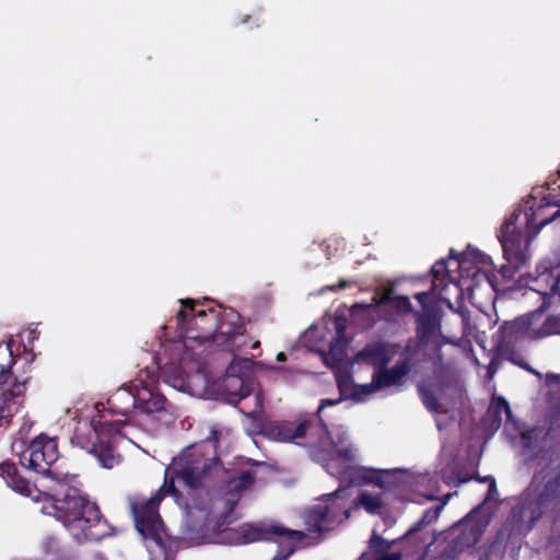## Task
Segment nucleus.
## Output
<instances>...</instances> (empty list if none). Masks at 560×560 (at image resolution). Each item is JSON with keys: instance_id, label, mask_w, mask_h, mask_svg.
Listing matches in <instances>:
<instances>
[{"instance_id": "f257e3e1", "label": "nucleus", "mask_w": 560, "mask_h": 560, "mask_svg": "<svg viewBox=\"0 0 560 560\" xmlns=\"http://www.w3.org/2000/svg\"><path fill=\"white\" fill-rule=\"evenodd\" d=\"M346 326V317L335 316L324 318L320 323L311 326L304 334L305 341L314 347L322 346L324 340L327 339L326 334L331 335L329 351L323 354V359L326 365L337 369L336 377L341 396L361 401L374 393L398 384L408 373L409 365L406 360H401L392 369H386V365L393 359L394 348L381 343L366 346L355 355L352 362V369L360 364H368L373 368L371 383L357 385L349 380L347 374L341 373L339 365L346 358L348 346V339L345 336Z\"/></svg>"}, {"instance_id": "f03ea898", "label": "nucleus", "mask_w": 560, "mask_h": 560, "mask_svg": "<svg viewBox=\"0 0 560 560\" xmlns=\"http://www.w3.org/2000/svg\"><path fill=\"white\" fill-rule=\"evenodd\" d=\"M42 487L50 493H42V500L35 499L43 501L40 512L61 522L74 539L98 540L108 534L96 504L79 489L52 477H45Z\"/></svg>"}, {"instance_id": "7ed1b4c3", "label": "nucleus", "mask_w": 560, "mask_h": 560, "mask_svg": "<svg viewBox=\"0 0 560 560\" xmlns=\"http://www.w3.org/2000/svg\"><path fill=\"white\" fill-rule=\"evenodd\" d=\"M218 467L217 459H203L202 455L197 452L190 451L176 457L165 470V478L170 479V485L162 486L159 492L148 502L131 505L138 533L143 538H150L161 545L164 529L156 509L162 498L174 492L175 480L194 488L199 486L208 474Z\"/></svg>"}, {"instance_id": "20e7f679", "label": "nucleus", "mask_w": 560, "mask_h": 560, "mask_svg": "<svg viewBox=\"0 0 560 560\" xmlns=\"http://www.w3.org/2000/svg\"><path fill=\"white\" fill-rule=\"evenodd\" d=\"M322 430L325 436L320 439L318 448L325 455H316V457L324 463L330 475L355 486L375 483L380 488H389L395 485L393 477L398 472V469L378 470L354 465L357 450L348 443L346 432L341 427L334 430L337 440L331 436V432H328L325 427Z\"/></svg>"}, {"instance_id": "39448f33", "label": "nucleus", "mask_w": 560, "mask_h": 560, "mask_svg": "<svg viewBox=\"0 0 560 560\" xmlns=\"http://www.w3.org/2000/svg\"><path fill=\"white\" fill-rule=\"evenodd\" d=\"M545 207L529 208V211H516L503 223L499 240L505 259L518 269L527 259V247L539 229L551 221L560 220V209L552 214L545 213Z\"/></svg>"}, {"instance_id": "423d86ee", "label": "nucleus", "mask_w": 560, "mask_h": 560, "mask_svg": "<svg viewBox=\"0 0 560 560\" xmlns=\"http://www.w3.org/2000/svg\"><path fill=\"white\" fill-rule=\"evenodd\" d=\"M557 499H560V470L546 468L534 477L523 504L522 515L536 520L544 509L549 508Z\"/></svg>"}, {"instance_id": "0eeeda50", "label": "nucleus", "mask_w": 560, "mask_h": 560, "mask_svg": "<svg viewBox=\"0 0 560 560\" xmlns=\"http://www.w3.org/2000/svg\"><path fill=\"white\" fill-rule=\"evenodd\" d=\"M12 447L23 467L44 476L51 472L50 467L59 457L56 440L45 434H39L32 440L26 448H23V443L18 441Z\"/></svg>"}, {"instance_id": "6e6552de", "label": "nucleus", "mask_w": 560, "mask_h": 560, "mask_svg": "<svg viewBox=\"0 0 560 560\" xmlns=\"http://www.w3.org/2000/svg\"><path fill=\"white\" fill-rule=\"evenodd\" d=\"M250 368L252 361L248 359H234L228 366L219 387L230 402L235 404L258 388Z\"/></svg>"}, {"instance_id": "1a4fd4ad", "label": "nucleus", "mask_w": 560, "mask_h": 560, "mask_svg": "<svg viewBox=\"0 0 560 560\" xmlns=\"http://www.w3.org/2000/svg\"><path fill=\"white\" fill-rule=\"evenodd\" d=\"M93 432L96 442L92 444L90 453L93 454L104 468H113L119 463V456L113 450V442L119 433L116 422H100L95 424Z\"/></svg>"}, {"instance_id": "9d476101", "label": "nucleus", "mask_w": 560, "mask_h": 560, "mask_svg": "<svg viewBox=\"0 0 560 560\" xmlns=\"http://www.w3.org/2000/svg\"><path fill=\"white\" fill-rule=\"evenodd\" d=\"M262 433L277 442H293L306 435L307 421H275L262 427Z\"/></svg>"}, {"instance_id": "9b49d317", "label": "nucleus", "mask_w": 560, "mask_h": 560, "mask_svg": "<svg viewBox=\"0 0 560 560\" xmlns=\"http://www.w3.org/2000/svg\"><path fill=\"white\" fill-rule=\"evenodd\" d=\"M517 324L524 334L532 339L547 337L557 330L556 319L545 317L540 311L520 318Z\"/></svg>"}, {"instance_id": "f8f14e48", "label": "nucleus", "mask_w": 560, "mask_h": 560, "mask_svg": "<svg viewBox=\"0 0 560 560\" xmlns=\"http://www.w3.org/2000/svg\"><path fill=\"white\" fill-rule=\"evenodd\" d=\"M490 412H493L495 416L501 415L502 412L506 416V424L505 430L510 431L513 429L515 432L520 433L522 442L524 446L532 447V440L536 439L541 431L534 429L530 431H523L516 420L512 416L511 408L508 404V401L501 397L493 399L491 406H490Z\"/></svg>"}, {"instance_id": "ddd939ff", "label": "nucleus", "mask_w": 560, "mask_h": 560, "mask_svg": "<svg viewBox=\"0 0 560 560\" xmlns=\"http://www.w3.org/2000/svg\"><path fill=\"white\" fill-rule=\"evenodd\" d=\"M534 290L542 295L548 304H560V275L541 273Z\"/></svg>"}, {"instance_id": "4468645a", "label": "nucleus", "mask_w": 560, "mask_h": 560, "mask_svg": "<svg viewBox=\"0 0 560 560\" xmlns=\"http://www.w3.org/2000/svg\"><path fill=\"white\" fill-rule=\"evenodd\" d=\"M419 392L425 407L436 411L441 407L442 386L440 377H428L419 385Z\"/></svg>"}, {"instance_id": "2eb2a0df", "label": "nucleus", "mask_w": 560, "mask_h": 560, "mask_svg": "<svg viewBox=\"0 0 560 560\" xmlns=\"http://www.w3.org/2000/svg\"><path fill=\"white\" fill-rule=\"evenodd\" d=\"M487 523L477 522V514L467 516L463 522L464 533L459 537L457 544L460 548L471 547L479 540Z\"/></svg>"}, {"instance_id": "dca6fc26", "label": "nucleus", "mask_w": 560, "mask_h": 560, "mask_svg": "<svg viewBox=\"0 0 560 560\" xmlns=\"http://www.w3.org/2000/svg\"><path fill=\"white\" fill-rule=\"evenodd\" d=\"M329 506L319 502L312 506L305 516V522L308 525L310 530L323 532L327 528L329 523Z\"/></svg>"}, {"instance_id": "f3484780", "label": "nucleus", "mask_w": 560, "mask_h": 560, "mask_svg": "<svg viewBox=\"0 0 560 560\" xmlns=\"http://www.w3.org/2000/svg\"><path fill=\"white\" fill-rule=\"evenodd\" d=\"M0 476L5 483L13 490L30 495V486L25 479L19 476L18 469L14 464L2 463L0 464Z\"/></svg>"}, {"instance_id": "a211bd4d", "label": "nucleus", "mask_w": 560, "mask_h": 560, "mask_svg": "<svg viewBox=\"0 0 560 560\" xmlns=\"http://www.w3.org/2000/svg\"><path fill=\"white\" fill-rule=\"evenodd\" d=\"M470 262L475 265L478 271L483 270V272H487L488 266L491 265L490 258L478 249H468L459 258H456L457 267L464 271L470 270Z\"/></svg>"}, {"instance_id": "6ab92c4d", "label": "nucleus", "mask_w": 560, "mask_h": 560, "mask_svg": "<svg viewBox=\"0 0 560 560\" xmlns=\"http://www.w3.org/2000/svg\"><path fill=\"white\" fill-rule=\"evenodd\" d=\"M272 533L281 537V544H285L284 553L276 556L272 560H285L295 549L296 544L301 542L304 535L300 530H289L283 527H272Z\"/></svg>"}, {"instance_id": "aec40b11", "label": "nucleus", "mask_w": 560, "mask_h": 560, "mask_svg": "<svg viewBox=\"0 0 560 560\" xmlns=\"http://www.w3.org/2000/svg\"><path fill=\"white\" fill-rule=\"evenodd\" d=\"M135 399L138 406L148 413L155 412L164 408V399L160 395L153 394L148 389L138 390Z\"/></svg>"}, {"instance_id": "412c9836", "label": "nucleus", "mask_w": 560, "mask_h": 560, "mask_svg": "<svg viewBox=\"0 0 560 560\" xmlns=\"http://www.w3.org/2000/svg\"><path fill=\"white\" fill-rule=\"evenodd\" d=\"M24 385L15 384L13 388L8 392L3 390L0 396V419H7L13 415L14 411L18 410V406L15 401H11L7 404V400L10 397L15 398L23 394Z\"/></svg>"}, {"instance_id": "4be33fe9", "label": "nucleus", "mask_w": 560, "mask_h": 560, "mask_svg": "<svg viewBox=\"0 0 560 560\" xmlns=\"http://www.w3.org/2000/svg\"><path fill=\"white\" fill-rule=\"evenodd\" d=\"M354 503L357 508H363L370 514L380 513L384 504L381 494L370 491H361Z\"/></svg>"}, {"instance_id": "5701e85b", "label": "nucleus", "mask_w": 560, "mask_h": 560, "mask_svg": "<svg viewBox=\"0 0 560 560\" xmlns=\"http://www.w3.org/2000/svg\"><path fill=\"white\" fill-rule=\"evenodd\" d=\"M421 342L428 346L430 342L433 343L434 347L440 346V331L439 327L435 324H430L428 327L422 324L419 327Z\"/></svg>"}, {"instance_id": "b1692460", "label": "nucleus", "mask_w": 560, "mask_h": 560, "mask_svg": "<svg viewBox=\"0 0 560 560\" xmlns=\"http://www.w3.org/2000/svg\"><path fill=\"white\" fill-rule=\"evenodd\" d=\"M253 482V477L249 472H243L237 478L229 480L226 490L231 494H237L246 489Z\"/></svg>"}, {"instance_id": "393cba45", "label": "nucleus", "mask_w": 560, "mask_h": 560, "mask_svg": "<svg viewBox=\"0 0 560 560\" xmlns=\"http://www.w3.org/2000/svg\"><path fill=\"white\" fill-rule=\"evenodd\" d=\"M392 293H393L392 288L385 289L384 293L382 295H378V293H376L370 303L371 307H375V306H378L382 304L389 303L393 300Z\"/></svg>"}, {"instance_id": "a878e982", "label": "nucleus", "mask_w": 560, "mask_h": 560, "mask_svg": "<svg viewBox=\"0 0 560 560\" xmlns=\"http://www.w3.org/2000/svg\"><path fill=\"white\" fill-rule=\"evenodd\" d=\"M260 538H261V533L258 529L250 527L245 530V536L242 541L250 542V541H254V540L260 539Z\"/></svg>"}, {"instance_id": "bb28decb", "label": "nucleus", "mask_w": 560, "mask_h": 560, "mask_svg": "<svg viewBox=\"0 0 560 560\" xmlns=\"http://www.w3.org/2000/svg\"><path fill=\"white\" fill-rule=\"evenodd\" d=\"M445 271L446 264L443 260L435 262L432 267V273L434 279H439L440 277H442L445 273Z\"/></svg>"}, {"instance_id": "cd10ccee", "label": "nucleus", "mask_w": 560, "mask_h": 560, "mask_svg": "<svg viewBox=\"0 0 560 560\" xmlns=\"http://www.w3.org/2000/svg\"><path fill=\"white\" fill-rule=\"evenodd\" d=\"M255 400H256V409L252 410L250 415L255 418H258L260 415L261 408H262V400H261V396H260L259 392H257V394L255 396Z\"/></svg>"}, {"instance_id": "c85d7f7f", "label": "nucleus", "mask_w": 560, "mask_h": 560, "mask_svg": "<svg viewBox=\"0 0 560 560\" xmlns=\"http://www.w3.org/2000/svg\"><path fill=\"white\" fill-rule=\"evenodd\" d=\"M397 306L398 307H401L404 310H409L410 308V302H409V299L406 298V296H399L397 298Z\"/></svg>"}, {"instance_id": "c756f323", "label": "nucleus", "mask_w": 560, "mask_h": 560, "mask_svg": "<svg viewBox=\"0 0 560 560\" xmlns=\"http://www.w3.org/2000/svg\"><path fill=\"white\" fill-rule=\"evenodd\" d=\"M340 399H323L318 408V412H322L327 406H334L339 402Z\"/></svg>"}, {"instance_id": "7c9ffc66", "label": "nucleus", "mask_w": 560, "mask_h": 560, "mask_svg": "<svg viewBox=\"0 0 560 560\" xmlns=\"http://www.w3.org/2000/svg\"><path fill=\"white\" fill-rule=\"evenodd\" d=\"M371 307L370 304H363V303H355L351 307V312L355 313L357 311H366Z\"/></svg>"}, {"instance_id": "2f4dec72", "label": "nucleus", "mask_w": 560, "mask_h": 560, "mask_svg": "<svg viewBox=\"0 0 560 560\" xmlns=\"http://www.w3.org/2000/svg\"><path fill=\"white\" fill-rule=\"evenodd\" d=\"M377 560H400V553L393 552V553L384 555V556L380 557Z\"/></svg>"}, {"instance_id": "473e14b6", "label": "nucleus", "mask_w": 560, "mask_h": 560, "mask_svg": "<svg viewBox=\"0 0 560 560\" xmlns=\"http://www.w3.org/2000/svg\"><path fill=\"white\" fill-rule=\"evenodd\" d=\"M198 378H201V375L196 374V375H194L192 377H189V378L187 380V382L183 381V384L180 385V387H182V388H184V387L189 388V387L191 386V384H192L196 380H198Z\"/></svg>"}, {"instance_id": "72a5a7b5", "label": "nucleus", "mask_w": 560, "mask_h": 560, "mask_svg": "<svg viewBox=\"0 0 560 560\" xmlns=\"http://www.w3.org/2000/svg\"><path fill=\"white\" fill-rule=\"evenodd\" d=\"M428 296H429V293H427V292H421V293H417V294H416V299H417V300H418L422 305H424V304H425V301H427Z\"/></svg>"}, {"instance_id": "f704fd0d", "label": "nucleus", "mask_w": 560, "mask_h": 560, "mask_svg": "<svg viewBox=\"0 0 560 560\" xmlns=\"http://www.w3.org/2000/svg\"><path fill=\"white\" fill-rule=\"evenodd\" d=\"M182 304L189 307V312H192L195 302L192 300H182Z\"/></svg>"}, {"instance_id": "c9c22d12", "label": "nucleus", "mask_w": 560, "mask_h": 560, "mask_svg": "<svg viewBox=\"0 0 560 560\" xmlns=\"http://www.w3.org/2000/svg\"><path fill=\"white\" fill-rule=\"evenodd\" d=\"M485 481H489V492L495 489V482L494 479L487 477L485 478Z\"/></svg>"}, {"instance_id": "e433bc0d", "label": "nucleus", "mask_w": 560, "mask_h": 560, "mask_svg": "<svg viewBox=\"0 0 560 560\" xmlns=\"http://www.w3.org/2000/svg\"><path fill=\"white\" fill-rule=\"evenodd\" d=\"M350 285L349 281L347 280H341L339 283H338V288L339 289H346Z\"/></svg>"}, {"instance_id": "4c0bfd02", "label": "nucleus", "mask_w": 560, "mask_h": 560, "mask_svg": "<svg viewBox=\"0 0 560 560\" xmlns=\"http://www.w3.org/2000/svg\"><path fill=\"white\" fill-rule=\"evenodd\" d=\"M188 314H189V312H188V311H184V310H182V311H179V313H178V317L185 318L186 316H188Z\"/></svg>"}, {"instance_id": "58836bf2", "label": "nucleus", "mask_w": 560, "mask_h": 560, "mask_svg": "<svg viewBox=\"0 0 560 560\" xmlns=\"http://www.w3.org/2000/svg\"><path fill=\"white\" fill-rule=\"evenodd\" d=\"M277 360H278V361H284V360H285V354H284L283 352H279V353L277 354Z\"/></svg>"}, {"instance_id": "ea45409f", "label": "nucleus", "mask_w": 560, "mask_h": 560, "mask_svg": "<svg viewBox=\"0 0 560 560\" xmlns=\"http://www.w3.org/2000/svg\"><path fill=\"white\" fill-rule=\"evenodd\" d=\"M378 541H381V538H378V537H373V539L371 540V544H372L373 546H375Z\"/></svg>"}, {"instance_id": "a19ab883", "label": "nucleus", "mask_w": 560, "mask_h": 560, "mask_svg": "<svg viewBox=\"0 0 560 560\" xmlns=\"http://www.w3.org/2000/svg\"><path fill=\"white\" fill-rule=\"evenodd\" d=\"M205 315H206V312H205V311H200V312L198 313V316H205Z\"/></svg>"}, {"instance_id": "79ce46f5", "label": "nucleus", "mask_w": 560, "mask_h": 560, "mask_svg": "<svg viewBox=\"0 0 560 560\" xmlns=\"http://www.w3.org/2000/svg\"><path fill=\"white\" fill-rule=\"evenodd\" d=\"M259 346V341H256L254 345H253V348H257Z\"/></svg>"}, {"instance_id": "37998d69", "label": "nucleus", "mask_w": 560, "mask_h": 560, "mask_svg": "<svg viewBox=\"0 0 560 560\" xmlns=\"http://www.w3.org/2000/svg\"><path fill=\"white\" fill-rule=\"evenodd\" d=\"M326 289L335 290V289H336V287H335V285H331V287H327Z\"/></svg>"}]
</instances>
